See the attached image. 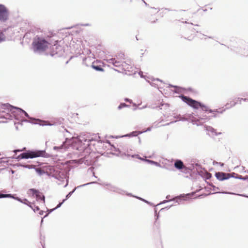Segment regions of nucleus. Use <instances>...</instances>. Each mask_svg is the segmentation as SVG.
<instances>
[{
  "instance_id": "obj_1",
  "label": "nucleus",
  "mask_w": 248,
  "mask_h": 248,
  "mask_svg": "<svg viewBox=\"0 0 248 248\" xmlns=\"http://www.w3.org/2000/svg\"><path fill=\"white\" fill-rule=\"evenodd\" d=\"M33 48L35 51L45 52L46 54L52 56L57 54L61 55L63 51L62 46L58 44L52 46L45 39L39 37H36L34 39Z\"/></svg>"
},
{
  "instance_id": "obj_2",
  "label": "nucleus",
  "mask_w": 248,
  "mask_h": 248,
  "mask_svg": "<svg viewBox=\"0 0 248 248\" xmlns=\"http://www.w3.org/2000/svg\"><path fill=\"white\" fill-rule=\"evenodd\" d=\"M24 115L29 119H32L26 112L20 108H14L8 104H4L0 107V118L3 117L6 119H11L14 117L17 120L27 122V121L23 119Z\"/></svg>"
},
{
  "instance_id": "obj_3",
  "label": "nucleus",
  "mask_w": 248,
  "mask_h": 248,
  "mask_svg": "<svg viewBox=\"0 0 248 248\" xmlns=\"http://www.w3.org/2000/svg\"><path fill=\"white\" fill-rule=\"evenodd\" d=\"M108 62L110 64H112L116 67L122 66V69L125 72L126 74L132 75L135 74V68L131 65V62L130 60L123 62V63L117 61L115 59H110L107 60Z\"/></svg>"
},
{
  "instance_id": "obj_4",
  "label": "nucleus",
  "mask_w": 248,
  "mask_h": 248,
  "mask_svg": "<svg viewBox=\"0 0 248 248\" xmlns=\"http://www.w3.org/2000/svg\"><path fill=\"white\" fill-rule=\"evenodd\" d=\"M44 152L43 151H29L26 153H24L20 155L17 159L20 158H33L43 156Z\"/></svg>"
},
{
  "instance_id": "obj_5",
  "label": "nucleus",
  "mask_w": 248,
  "mask_h": 248,
  "mask_svg": "<svg viewBox=\"0 0 248 248\" xmlns=\"http://www.w3.org/2000/svg\"><path fill=\"white\" fill-rule=\"evenodd\" d=\"M80 143L79 139L77 138H72V139L66 140L63 144L60 147L55 146L54 147V150L56 149H62L63 147L65 148H67V145L71 144V146L73 148H78V146L77 145L78 144Z\"/></svg>"
},
{
  "instance_id": "obj_6",
  "label": "nucleus",
  "mask_w": 248,
  "mask_h": 248,
  "mask_svg": "<svg viewBox=\"0 0 248 248\" xmlns=\"http://www.w3.org/2000/svg\"><path fill=\"white\" fill-rule=\"evenodd\" d=\"M182 100L185 102H186L188 105L193 107V108H198L199 107H201L202 108V109L203 110H206V109H205L206 108L205 106L202 105V104L200 103H199L196 101L192 100V99H191L189 98H188L187 97H186V96H182Z\"/></svg>"
},
{
  "instance_id": "obj_7",
  "label": "nucleus",
  "mask_w": 248,
  "mask_h": 248,
  "mask_svg": "<svg viewBox=\"0 0 248 248\" xmlns=\"http://www.w3.org/2000/svg\"><path fill=\"white\" fill-rule=\"evenodd\" d=\"M8 12L3 5H0V20L5 21L8 19Z\"/></svg>"
},
{
  "instance_id": "obj_8",
  "label": "nucleus",
  "mask_w": 248,
  "mask_h": 248,
  "mask_svg": "<svg viewBox=\"0 0 248 248\" xmlns=\"http://www.w3.org/2000/svg\"><path fill=\"white\" fill-rule=\"evenodd\" d=\"M216 178L219 181H223L230 178L228 173L222 172H217L215 174Z\"/></svg>"
},
{
  "instance_id": "obj_9",
  "label": "nucleus",
  "mask_w": 248,
  "mask_h": 248,
  "mask_svg": "<svg viewBox=\"0 0 248 248\" xmlns=\"http://www.w3.org/2000/svg\"><path fill=\"white\" fill-rule=\"evenodd\" d=\"M132 157H136V158H139L140 160H144L145 161L149 163H150L151 164H153V165H155L156 166H158V167H160V165L156 162H155L154 161H152V160H148V159H144L142 158H141L139 156V155H132Z\"/></svg>"
},
{
  "instance_id": "obj_10",
  "label": "nucleus",
  "mask_w": 248,
  "mask_h": 248,
  "mask_svg": "<svg viewBox=\"0 0 248 248\" xmlns=\"http://www.w3.org/2000/svg\"><path fill=\"white\" fill-rule=\"evenodd\" d=\"M31 191L32 192L33 195L35 196L37 200L40 199L43 201V202H44L45 197L44 196H42L40 192L34 189H31Z\"/></svg>"
},
{
  "instance_id": "obj_11",
  "label": "nucleus",
  "mask_w": 248,
  "mask_h": 248,
  "mask_svg": "<svg viewBox=\"0 0 248 248\" xmlns=\"http://www.w3.org/2000/svg\"><path fill=\"white\" fill-rule=\"evenodd\" d=\"M101 62L99 61H96L93 62L92 67L96 71H102L103 69L101 68V64L98 65V63H101Z\"/></svg>"
},
{
  "instance_id": "obj_12",
  "label": "nucleus",
  "mask_w": 248,
  "mask_h": 248,
  "mask_svg": "<svg viewBox=\"0 0 248 248\" xmlns=\"http://www.w3.org/2000/svg\"><path fill=\"white\" fill-rule=\"evenodd\" d=\"M206 130L207 131V134L211 136H214L217 135L216 132L212 127H206Z\"/></svg>"
},
{
  "instance_id": "obj_13",
  "label": "nucleus",
  "mask_w": 248,
  "mask_h": 248,
  "mask_svg": "<svg viewBox=\"0 0 248 248\" xmlns=\"http://www.w3.org/2000/svg\"><path fill=\"white\" fill-rule=\"evenodd\" d=\"M174 166L177 169H181L183 167V163L181 161L178 160L175 162Z\"/></svg>"
},
{
  "instance_id": "obj_14",
  "label": "nucleus",
  "mask_w": 248,
  "mask_h": 248,
  "mask_svg": "<svg viewBox=\"0 0 248 248\" xmlns=\"http://www.w3.org/2000/svg\"><path fill=\"white\" fill-rule=\"evenodd\" d=\"M186 119L190 121L194 124L199 125L200 124L196 122V118L193 116H189V117L186 118Z\"/></svg>"
},
{
  "instance_id": "obj_15",
  "label": "nucleus",
  "mask_w": 248,
  "mask_h": 248,
  "mask_svg": "<svg viewBox=\"0 0 248 248\" xmlns=\"http://www.w3.org/2000/svg\"><path fill=\"white\" fill-rule=\"evenodd\" d=\"M142 133V132H138L137 131H134L132 133H130L129 134H127L125 135L124 136H128V137H132V136H137L138 134Z\"/></svg>"
},
{
  "instance_id": "obj_16",
  "label": "nucleus",
  "mask_w": 248,
  "mask_h": 248,
  "mask_svg": "<svg viewBox=\"0 0 248 248\" xmlns=\"http://www.w3.org/2000/svg\"><path fill=\"white\" fill-rule=\"evenodd\" d=\"M13 198L11 194H0V198Z\"/></svg>"
},
{
  "instance_id": "obj_17",
  "label": "nucleus",
  "mask_w": 248,
  "mask_h": 248,
  "mask_svg": "<svg viewBox=\"0 0 248 248\" xmlns=\"http://www.w3.org/2000/svg\"><path fill=\"white\" fill-rule=\"evenodd\" d=\"M37 121H39L40 122H41V123H39V124L40 125H51V124L48 123L47 122H41L40 120L37 119L36 120Z\"/></svg>"
},
{
  "instance_id": "obj_18",
  "label": "nucleus",
  "mask_w": 248,
  "mask_h": 248,
  "mask_svg": "<svg viewBox=\"0 0 248 248\" xmlns=\"http://www.w3.org/2000/svg\"><path fill=\"white\" fill-rule=\"evenodd\" d=\"M228 174L230 175V178H235L236 177L237 174H236V173L233 172V173H228Z\"/></svg>"
},
{
  "instance_id": "obj_19",
  "label": "nucleus",
  "mask_w": 248,
  "mask_h": 248,
  "mask_svg": "<svg viewBox=\"0 0 248 248\" xmlns=\"http://www.w3.org/2000/svg\"><path fill=\"white\" fill-rule=\"evenodd\" d=\"M5 38L4 37L3 34L1 33H0V42L4 41Z\"/></svg>"
},
{
  "instance_id": "obj_20",
  "label": "nucleus",
  "mask_w": 248,
  "mask_h": 248,
  "mask_svg": "<svg viewBox=\"0 0 248 248\" xmlns=\"http://www.w3.org/2000/svg\"><path fill=\"white\" fill-rule=\"evenodd\" d=\"M235 178L236 179H242V180H246V177H242V176H241V175L238 176V175H237L236 177H235Z\"/></svg>"
},
{
  "instance_id": "obj_21",
  "label": "nucleus",
  "mask_w": 248,
  "mask_h": 248,
  "mask_svg": "<svg viewBox=\"0 0 248 248\" xmlns=\"http://www.w3.org/2000/svg\"><path fill=\"white\" fill-rule=\"evenodd\" d=\"M76 188L75 189H74V190L73 191H71L70 192H69L66 196V200L72 194V193L74 192V191L75 190Z\"/></svg>"
},
{
  "instance_id": "obj_22",
  "label": "nucleus",
  "mask_w": 248,
  "mask_h": 248,
  "mask_svg": "<svg viewBox=\"0 0 248 248\" xmlns=\"http://www.w3.org/2000/svg\"><path fill=\"white\" fill-rule=\"evenodd\" d=\"M237 101H239L240 103H241L242 101H248V98H245L244 99H243V98H238Z\"/></svg>"
},
{
  "instance_id": "obj_23",
  "label": "nucleus",
  "mask_w": 248,
  "mask_h": 248,
  "mask_svg": "<svg viewBox=\"0 0 248 248\" xmlns=\"http://www.w3.org/2000/svg\"><path fill=\"white\" fill-rule=\"evenodd\" d=\"M65 200H66V199L63 200V201H62V202L60 203L57 205V206L55 208H57L60 207L62 205V204L63 203V202Z\"/></svg>"
},
{
  "instance_id": "obj_24",
  "label": "nucleus",
  "mask_w": 248,
  "mask_h": 248,
  "mask_svg": "<svg viewBox=\"0 0 248 248\" xmlns=\"http://www.w3.org/2000/svg\"><path fill=\"white\" fill-rule=\"evenodd\" d=\"M125 106V105L124 104H121V105H119V106L118 107V108H119V109H121V108H122Z\"/></svg>"
},
{
  "instance_id": "obj_25",
  "label": "nucleus",
  "mask_w": 248,
  "mask_h": 248,
  "mask_svg": "<svg viewBox=\"0 0 248 248\" xmlns=\"http://www.w3.org/2000/svg\"><path fill=\"white\" fill-rule=\"evenodd\" d=\"M13 199H16V200H17V201H19L20 202H22V201H21L19 198H18V197H14L13 196Z\"/></svg>"
},
{
  "instance_id": "obj_26",
  "label": "nucleus",
  "mask_w": 248,
  "mask_h": 248,
  "mask_svg": "<svg viewBox=\"0 0 248 248\" xmlns=\"http://www.w3.org/2000/svg\"><path fill=\"white\" fill-rule=\"evenodd\" d=\"M25 167L28 169H32L33 168V166H25Z\"/></svg>"
},
{
  "instance_id": "obj_27",
  "label": "nucleus",
  "mask_w": 248,
  "mask_h": 248,
  "mask_svg": "<svg viewBox=\"0 0 248 248\" xmlns=\"http://www.w3.org/2000/svg\"><path fill=\"white\" fill-rule=\"evenodd\" d=\"M32 209H33L34 211V212H36V211H38L39 210V208L38 207H36L35 208H33Z\"/></svg>"
},
{
  "instance_id": "obj_28",
  "label": "nucleus",
  "mask_w": 248,
  "mask_h": 248,
  "mask_svg": "<svg viewBox=\"0 0 248 248\" xmlns=\"http://www.w3.org/2000/svg\"><path fill=\"white\" fill-rule=\"evenodd\" d=\"M139 74L140 75V76L142 78L143 77V76H142V72H140L139 73Z\"/></svg>"
},
{
  "instance_id": "obj_29",
  "label": "nucleus",
  "mask_w": 248,
  "mask_h": 248,
  "mask_svg": "<svg viewBox=\"0 0 248 248\" xmlns=\"http://www.w3.org/2000/svg\"><path fill=\"white\" fill-rule=\"evenodd\" d=\"M27 201L26 200H24V202H23V201H22V202H23V203H25V204H27V203H26V202H27Z\"/></svg>"
},
{
  "instance_id": "obj_30",
  "label": "nucleus",
  "mask_w": 248,
  "mask_h": 248,
  "mask_svg": "<svg viewBox=\"0 0 248 248\" xmlns=\"http://www.w3.org/2000/svg\"><path fill=\"white\" fill-rule=\"evenodd\" d=\"M22 150H15V152H20V151H22Z\"/></svg>"
},
{
  "instance_id": "obj_31",
  "label": "nucleus",
  "mask_w": 248,
  "mask_h": 248,
  "mask_svg": "<svg viewBox=\"0 0 248 248\" xmlns=\"http://www.w3.org/2000/svg\"><path fill=\"white\" fill-rule=\"evenodd\" d=\"M140 199H141V200H143L144 202H147V201H146V200H143V199H141V198H140Z\"/></svg>"
},
{
  "instance_id": "obj_32",
  "label": "nucleus",
  "mask_w": 248,
  "mask_h": 248,
  "mask_svg": "<svg viewBox=\"0 0 248 248\" xmlns=\"http://www.w3.org/2000/svg\"><path fill=\"white\" fill-rule=\"evenodd\" d=\"M42 213H43V212H42V211H41V212H40L39 213V214H40V215H42Z\"/></svg>"
},
{
  "instance_id": "obj_33",
  "label": "nucleus",
  "mask_w": 248,
  "mask_h": 248,
  "mask_svg": "<svg viewBox=\"0 0 248 248\" xmlns=\"http://www.w3.org/2000/svg\"><path fill=\"white\" fill-rule=\"evenodd\" d=\"M236 102H235V103H233V104H232V105L231 106H234V104H236Z\"/></svg>"
},
{
  "instance_id": "obj_34",
  "label": "nucleus",
  "mask_w": 248,
  "mask_h": 248,
  "mask_svg": "<svg viewBox=\"0 0 248 248\" xmlns=\"http://www.w3.org/2000/svg\"><path fill=\"white\" fill-rule=\"evenodd\" d=\"M68 185V183L67 182L66 184L65 185V186H64L65 187L66 186Z\"/></svg>"
},
{
  "instance_id": "obj_35",
  "label": "nucleus",
  "mask_w": 248,
  "mask_h": 248,
  "mask_svg": "<svg viewBox=\"0 0 248 248\" xmlns=\"http://www.w3.org/2000/svg\"><path fill=\"white\" fill-rule=\"evenodd\" d=\"M228 194H233V193H228Z\"/></svg>"
},
{
  "instance_id": "obj_36",
  "label": "nucleus",
  "mask_w": 248,
  "mask_h": 248,
  "mask_svg": "<svg viewBox=\"0 0 248 248\" xmlns=\"http://www.w3.org/2000/svg\"><path fill=\"white\" fill-rule=\"evenodd\" d=\"M149 130H150V128H148V129L147 130V131H149Z\"/></svg>"
},
{
  "instance_id": "obj_37",
  "label": "nucleus",
  "mask_w": 248,
  "mask_h": 248,
  "mask_svg": "<svg viewBox=\"0 0 248 248\" xmlns=\"http://www.w3.org/2000/svg\"><path fill=\"white\" fill-rule=\"evenodd\" d=\"M183 119H180V120H183Z\"/></svg>"
}]
</instances>
